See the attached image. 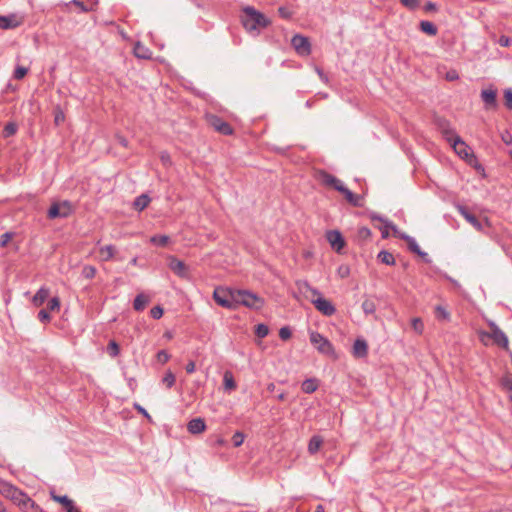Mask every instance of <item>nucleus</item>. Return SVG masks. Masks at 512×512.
<instances>
[{"label": "nucleus", "mask_w": 512, "mask_h": 512, "mask_svg": "<svg viewBox=\"0 0 512 512\" xmlns=\"http://www.w3.org/2000/svg\"><path fill=\"white\" fill-rule=\"evenodd\" d=\"M244 29L253 36H258L262 29L270 25V20L253 6H245L242 8L240 16Z\"/></svg>", "instance_id": "f257e3e1"}, {"label": "nucleus", "mask_w": 512, "mask_h": 512, "mask_svg": "<svg viewBox=\"0 0 512 512\" xmlns=\"http://www.w3.org/2000/svg\"><path fill=\"white\" fill-rule=\"evenodd\" d=\"M442 130L445 138L449 141L454 151L464 159L469 165L476 167L477 169H483L481 165H478L477 157L472 152L471 148L453 131L448 128V123L442 125Z\"/></svg>", "instance_id": "f03ea898"}, {"label": "nucleus", "mask_w": 512, "mask_h": 512, "mask_svg": "<svg viewBox=\"0 0 512 512\" xmlns=\"http://www.w3.org/2000/svg\"><path fill=\"white\" fill-rule=\"evenodd\" d=\"M298 287L303 293L311 294V303L315 306V308L321 312L324 316H332L336 312L335 306L327 299L321 296V293L316 289L310 286L307 281H303L298 284Z\"/></svg>", "instance_id": "7ed1b4c3"}, {"label": "nucleus", "mask_w": 512, "mask_h": 512, "mask_svg": "<svg viewBox=\"0 0 512 512\" xmlns=\"http://www.w3.org/2000/svg\"><path fill=\"white\" fill-rule=\"evenodd\" d=\"M243 305L251 309L259 310L264 305V300L258 295L247 290H235V308Z\"/></svg>", "instance_id": "20e7f679"}, {"label": "nucleus", "mask_w": 512, "mask_h": 512, "mask_svg": "<svg viewBox=\"0 0 512 512\" xmlns=\"http://www.w3.org/2000/svg\"><path fill=\"white\" fill-rule=\"evenodd\" d=\"M310 342L315 346V348L322 354L330 356L334 359L337 358L335 349L332 343L325 338L322 334L318 332L310 333Z\"/></svg>", "instance_id": "39448f33"}, {"label": "nucleus", "mask_w": 512, "mask_h": 512, "mask_svg": "<svg viewBox=\"0 0 512 512\" xmlns=\"http://www.w3.org/2000/svg\"><path fill=\"white\" fill-rule=\"evenodd\" d=\"M213 298L215 302L224 307L235 309V290L218 287L214 290Z\"/></svg>", "instance_id": "423d86ee"}, {"label": "nucleus", "mask_w": 512, "mask_h": 512, "mask_svg": "<svg viewBox=\"0 0 512 512\" xmlns=\"http://www.w3.org/2000/svg\"><path fill=\"white\" fill-rule=\"evenodd\" d=\"M488 326L490 328V332H483L482 335L491 338L496 345L508 350L509 340L507 335L493 321H489Z\"/></svg>", "instance_id": "0eeeda50"}, {"label": "nucleus", "mask_w": 512, "mask_h": 512, "mask_svg": "<svg viewBox=\"0 0 512 512\" xmlns=\"http://www.w3.org/2000/svg\"><path fill=\"white\" fill-rule=\"evenodd\" d=\"M72 205L69 201L53 203L47 213L49 219L66 218L72 213Z\"/></svg>", "instance_id": "6e6552de"}, {"label": "nucleus", "mask_w": 512, "mask_h": 512, "mask_svg": "<svg viewBox=\"0 0 512 512\" xmlns=\"http://www.w3.org/2000/svg\"><path fill=\"white\" fill-rule=\"evenodd\" d=\"M291 44L301 56H308L311 53V44L307 37L297 34L293 36Z\"/></svg>", "instance_id": "1a4fd4ad"}, {"label": "nucleus", "mask_w": 512, "mask_h": 512, "mask_svg": "<svg viewBox=\"0 0 512 512\" xmlns=\"http://www.w3.org/2000/svg\"><path fill=\"white\" fill-rule=\"evenodd\" d=\"M0 493L6 498L11 499L15 504H17L20 498H23V495L25 494L20 489L8 482L0 483Z\"/></svg>", "instance_id": "9d476101"}, {"label": "nucleus", "mask_w": 512, "mask_h": 512, "mask_svg": "<svg viewBox=\"0 0 512 512\" xmlns=\"http://www.w3.org/2000/svg\"><path fill=\"white\" fill-rule=\"evenodd\" d=\"M480 96L486 110H494L498 107L497 90L493 87L483 89Z\"/></svg>", "instance_id": "9b49d317"}, {"label": "nucleus", "mask_w": 512, "mask_h": 512, "mask_svg": "<svg viewBox=\"0 0 512 512\" xmlns=\"http://www.w3.org/2000/svg\"><path fill=\"white\" fill-rule=\"evenodd\" d=\"M326 239L333 250L340 253L345 246V240L338 230H330L326 233Z\"/></svg>", "instance_id": "f8f14e48"}, {"label": "nucleus", "mask_w": 512, "mask_h": 512, "mask_svg": "<svg viewBox=\"0 0 512 512\" xmlns=\"http://www.w3.org/2000/svg\"><path fill=\"white\" fill-rule=\"evenodd\" d=\"M169 268L179 277L187 279L189 277V269L187 265L176 257L169 258Z\"/></svg>", "instance_id": "ddd939ff"}, {"label": "nucleus", "mask_w": 512, "mask_h": 512, "mask_svg": "<svg viewBox=\"0 0 512 512\" xmlns=\"http://www.w3.org/2000/svg\"><path fill=\"white\" fill-rule=\"evenodd\" d=\"M209 123L217 132L223 135H231L233 133V129L230 124L218 116H211L209 118Z\"/></svg>", "instance_id": "4468645a"}, {"label": "nucleus", "mask_w": 512, "mask_h": 512, "mask_svg": "<svg viewBox=\"0 0 512 512\" xmlns=\"http://www.w3.org/2000/svg\"><path fill=\"white\" fill-rule=\"evenodd\" d=\"M337 191L342 193L346 199V201L354 207H362L363 206V197L357 194H354L350 191L344 184L343 186L337 187Z\"/></svg>", "instance_id": "2eb2a0df"}, {"label": "nucleus", "mask_w": 512, "mask_h": 512, "mask_svg": "<svg viewBox=\"0 0 512 512\" xmlns=\"http://www.w3.org/2000/svg\"><path fill=\"white\" fill-rule=\"evenodd\" d=\"M317 178L323 185L333 187L335 190H337V187L343 186V182L341 180L325 170H320L317 174Z\"/></svg>", "instance_id": "dca6fc26"}, {"label": "nucleus", "mask_w": 512, "mask_h": 512, "mask_svg": "<svg viewBox=\"0 0 512 512\" xmlns=\"http://www.w3.org/2000/svg\"><path fill=\"white\" fill-rule=\"evenodd\" d=\"M457 211L461 216L465 218L467 222H469L476 230L482 231L483 226L481 222L477 219L475 215L469 212V210L463 205L456 206Z\"/></svg>", "instance_id": "f3484780"}, {"label": "nucleus", "mask_w": 512, "mask_h": 512, "mask_svg": "<svg viewBox=\"0 0 512 512\" xmlns=\"http://www.w3.org/2000/svg\"><path fill=\"white\" fill-rule=\"evenodd\" d=\"M17 505L25 512H43V510L27 494L23 495Z\"/></svg>", "instance_id": "a211bd4d"}, {"label": "nucleus", "mask_w": 512, "mask_h": 512, "mask_svg": "<svg viewBox=\"0 0 512 512\" xmlns=\"http://www.w3.org/2000/svg\"><path fill=\"white\" fill-rule=\"evenodd\" d=\"M368 354V344L367 342L362 339L358 338L355 340L353 345V355L356 358H364Z\"/></svg>", "instance_id": "6ab92c4d"}, {"label": "nucleus", "mask_w": 512, "mask_h": 512, "mask_svg": "<svg viewBox=\"0 0 512 512\" xmlns=\"http://www.w3.org/2000/svg\"><path fill=\"white\" fill-rule=\"evenodd\" d=\"M205 429H206L205 421L203 418H200V417L190 420L187 424V430L191 434L202 433L203 431H205Z\"/></svg>", "instance_id": "aec40b11"}, {"label": "nucleus", "mask_w": 512, "mask_h": 512, "mask_svg": "<svg viewBox=\"0 0 512 512\" xmlns=\"http://www.w3.org/2000/svg\"><path fill=\"white\" fill-rule=\"evenodd\" d=\"M134 55L139 59H150L152 52L141 42H136L133 48Z\"/></svg>", "instance_id": "412c9836"}, {"label": "nucleus", "mask_w": 512, "mask_h": 512, "mask_svg": "<svg viewBox=\"0 0 512 512\" xmlns=\"http://www.w3.org/2000/svg\"><path fill=\"white\" fill-rule=\"evenodd\" d=\"M371 218L373 220H379L381 222L384 223V227L383 228H380L381 230V236L383 239H386L389 237V229H392L394 231V234L397 233V228L395 225L392 224V222L382 218L381 216H378V215H372Z\"/></svg>", "instance_id": "4be33fe9"}, {"label": "nucleus", "mask_w": 512, "mask_h": 512, "mask_svg": "<svg viewBox=\"0 0 512 512\" xmlns=\"http://www.w3.org/2000/svg\"><path fill=\"white\" fill-rule=\"evenodd\" d=\"M20 22L14 15L10 16H0V28L1 29H11L19 26Z\"/></svg>", "instance_id": "5701e85b"}, {"label": "nucleus", "mask_w": 512, "mask_h": 512, "mask_svg": "<svg viewBox=\"0 0 512 512\" xmlns=\"http://www.w3.org/2000/svg\"><path fill=\"white\" fill-rule=\"evenodd\" d=\"M49 296V289L41 287L36 294L33 296L32 302L36 307L43 305Z\"/></svg>", "instance_id": "b1692460"}, {"label": "nucleus", "mask_w": 512, "mask_h": 512, "mask_svg": "<svg viewBox=\"0 0 512 512\" xmlns=\"http://www.w3.org/2000/svg\"><path fill=\"white\" fill-rule=\"evenodd\" d=\"M54 501L62 504L66 508V512H80L79 509L74 506L73 501L66 495L54 497Z\"/></svg>", "instance_id": "393cba45"}, {"label": "nucleus", "mask_w": 512, "mask_h": 512, "mask_svg": "<svg viewBox=\"0 0 512 512\" xmlns=\"http://www.w3.org/2000/svg\"><path fill=\"white\" fill-rule=\"evenodd\" d=\"M323 444V438L319 435H314L311 437L308 443V452L310 454H316Z\"/></svg>", "instance_id": "a878e982"}, {"label": "nucleus", "mask_w": 512, "mask_h": 512, "mask_svg": "<svg viewBox=\"0 0 512 512\" xmlns=\"http://www.w3.org/2000/svg\"><path fill=\"white\" fill-rule=\"evenodd\" d=\"M149 301H150V298L147 295L140 293L135 297V299L133 301V308L136 311H142L145 309V307L149 303Z\"/></svg>", "instance_id": "bb28decb"}, {"label": "nucleus", "mask_w": 512, "mask_h": 512, "mask_svg": "<svg viewBox=\"0 0 512 512\" xmlns=\"http://www.w3.org/2000/svg\"><path fill=\"white\" fill-rule=\"evenodd\" d=\"M371 230L368 227H360L357 230L356 241L360 244H364L371 238Z\"/></svg>", "instance_id": "cd10ccee"}, {"label": "nucleus", "mask_w": 512, "mask_h": 512, "mask_svg": "<svg viewBox=\"0 0 512 512\" xmlns=\"http://www.w3.org/2000/svg\"><path fill=\"white\" fill-rule=\"evenodd\" d=\"M116 248L113 245H106L99 249L100 256L103 261H109L115 255Z\"/></svg>", "instance_id": "c85d7f7f"}, {"label": "nucleus", "mask_w": 512, "mask_h": 512, "mask_svg": "<svg viewBox=\"0 0 512 512\" xmlns=\"http://www.w3.org/2000/svg\"><path fill=\"white\" fill-rule=\"evenodd\" d=\"M317 388H318V383H317V380L314 378L304 380L301 385L302 391L307 394H311V393L315 392L317 390Z\"/></svg>", "instance_id": "c756f323"}, {"label": "nucleus", "mask_w": 512, "mask_h": 512, "mask_svg": "<svg viewBox=\"0 0 512 512\" xmlns=\"http://www.w3.org/2000/svg\"><path fill=\"white\" fill-rule=\"evenodd\" d=\"M420 29L422 32H424L430 36H435L438 31L436 25L430 21H421Z\"/></svg>", "instance_id": "7c9ffc66"}, {"label": "nucleus", "mask_w": 512, "mask_h": 512, "mask_svg": "<svg viewBox=\"0 0 512 512\" xmlns=\"http://www.w3.org/2000/svg\"><path fill=\"white\" fill-rule=\"evenodd\" d=\"M150 202V198L148 195L142 194L138 196L134 201V208L138 211H142L145 209Z\"/></svg>", "instance_id": "2f4dec72"}, {"label": "nucleus", "mask_w": 512, "mask_h": 512, "mask_svg": "<svg viewBox=\"0 0 512 512\" xmlns=\"http://www.w3.org/2000/svg\"><path fill=\"white\" fill-rule=\"evenodd\" d=\"M378 260L386 265H394L395 264V258L393 254L386 250H382L379 252L377 256Z\"/></svg>", "instance_id": "473e14b6"}, {"label": "nucleus", "mask_w": 512, "mask_h": 512, "mask_svg": "<svg viewBox=\"0 0 512 512\" xmlns=\"http://www.w3.org/2000/svg\"><path fill=\"white\" fill-rule=\"evenodd\" d=\"M435 316L438 320H442V321L450 320V313L446 310L445 307H443L441 305H437L435 307Z\"/></svg>", "instance_id": "72a5a7b5"}, {"label": "nucleus", "mask_w": 512, "mask_h": 512, "mask_svg": "<svg viewBox=\"0 0 512 512\" xmlns=\"http://www.w3.org/2000/svg\"><path fill=\"white\" fill-rule=\"evenodd\" d=\"M223 380L225 389L234 390L236 388V382L231 372H225Z\"/></svg>", "instance_id": "f704fd0d"}, {"label": "nucleus", "mask_w": 512, "mask_h": 512, "mask_svg": "<svg viewBox=\"0 0 512 512\" xmlns=\"http://www.w3.org/2000/svg\"><path fill=\"white\" fill-rule=\"evenodd\" d=\"M362 309L365 314H373L376 311V304L371 299H365L362 303Z\"/></svg>", "instance_id": "c9c22d12"}, {"label": "nucleus", "mask_w": 512, "mask_h": 512, "mask_svg": "<svg viewBox=\"0 0 512 512\" xmlns=\"http://www.w3.org/2000/svg\"><path fill=\"white\" fill-rule=\"evenodd\" d=\"M169 241V237L166 235H154L150 238V242L157 246H165Z\"/></svg>", "instance_id": "e433bc0d"}, {"label": "nucleus", "mask_w": 512, "mask_h": 512, "mask_svg": "<svg viewBox=\"0 0 512 512\" xmlns=\"http://www.w3.org/2000/svg\"><path fill=\"white\" fill-rule=\"evenodd\" d=\"M107 353L111 356V357H116L119 355L120 353V347L119 345L117 344L116 341L114 340H111L109 343H108V346H107Z\"/></svg>", "instance_id": "4c0bfd02"}, {"label": "nucleus", "mask_w": 512, "mask_h": 512, "mask_svg": "<svg viewBox=\"0 0 512 512\" xmlns=\"http://www.w3.org/2000/svg\"><path fill=\"white\" fill-rule=\"evenodd\" d=\"M17 132V125L13 122H9L3 129V137L8 138L13 136Z\"/></svg>", "instance_id": "58836bf2"}, {"label": "nucleus", "mask_w": 512, "mask_h": 512, "mask_svg": "<svg viewBox=\"0 0 512 512\" xmlns=\"http://www.w3.org/2000/svg\"><path fill=\"white\" fill-rule=\"evenodd\" d=\"M96 268L92 265H85L82 269V276L86 279H92L96 275Z\"/></svg>", "instance_id": "ea45409f"}, {"label": "nucleus", "mask_w": 512, "mask_h": 512, "mask_svg": "<svg viewBox=\"0 0 512 512\" xmlns=\"http://www.w3.org/2000/svg\"><path fill=\"white\" fill-rule=\"evenodd\" d=\"M405 241L408 245V249L411 252L418 254L421 251L419 245L417 244V242L415 241V239L413 237H405Z\"/></svg>", "instance_id": "a19ab883"}, {"label": "nucleus", "mask_w": 512, "mask_h": 512, "mask_svg": "<svg viewBox=\"0 0 512 512\" xmlns=\"http://www.w3.org/2000/svg\"><path fill=\"white\" fill-rule=\"evenodd\" d=\"M175 381V375L171 371H168L162 379V382L167 388H171L175 384Z\"/></svg>", "instance_id": "79ce46f5"}, {"label": "nucleus", "mask_w": 512, "mask_h": 512, "mask_svg": "<svg viewBox=\"0 0 512 512\" xmlns=\"http://www.w3.org/2000/svg\"><path fill=\"white\" fill-rule=\"evenodd\" d=\"M269 333V328L267 325L265 324H258L255 328V334L257 335V337L259 338H264L268 335Z\"/></svg>", "instance_id": "37998d69"}, {"label": "nucleus", "mask_w": 512, "mask_h": 512, "mask_svg": "<svg viewBox=\"0 0 512 512\" xmlns=\"http://www.w3.org/2000/svg\"><path fill=\"white\" fill-rule=\"evenodd\" d=\"M27 73L28 69L26 67L17 66L14 70L13 77L16 80H21L26 76Z\"/></svg>", "instance_id": "c03bdc74"}, {"label": "nucleus", "mask_w": 512, "mask_h": 512, "mask_svg": "<svg viewBox=\"0 0 512 512\" xmlns=\"http://www.w3.org/2000/svg\"><path fill=\"white\" fill-rule=\"evenodd\" d=\"M400 3L410 9V10H416L420 5V0H399Z\"/></svg>", "instance_id": "a18cd8bd"}, {"label": "nucleus", "mask_w": 512, "mask_h": 512, "mask_svg": "<svg viewBox=\"0 0 512 512\" xmlns=\"http://www.w3.org/2000/svg\"><path fill=\"white\" fill-rule=\"evenodd\" d=\"M13 232H6L0 236V248L5 247L14 237Z\"/></svg>", "instance_id": "49530a36"}, {"label": "nucleus", "mask_w": 512, "mask_h": 512, "mask_svg": "<svg viewBox=\"0 0 512 512\" xmlns=\"http://www.w3.org/2000/svg\"><path fill=\"white\" fill-rule=\"evenodd\" d=\"M244 438H245V436L242 432H240V431L235 432L232 437L233 445L235 447L241 446L244 442Z\"/></svg>", "instance_id": "de8ad7c7"}, {"label": "nucleus", "mask_w": 512, "mask_h": 512, "mask_svg": "<svg viewBox=\"0 0 512 512\" xmlns=\"http://www.w3.org/2000/svg\"><path fill=\"white\" fill-rule=\"evenodd\" d=\"M412 328L418 333L421 334L424 329V324L420 318L412 319Z\"/></svg>", "instance_id": "09e8293b"}, {"label": "nucleus", "mask_w": 512, "mask_h": 512, "mask_svg": "<svg viewBox=\"0 0 512 512\" xmlns=\"http://www.w3.org/2000/svg\"><path fill=\"white\" fill-rule=\"evenodd\" d=\"M505 106L512 110V89L508 88L504 91Z\"/></svg>", "instance_id": "8fccbe9b"}, {"label": "nucleus", "mask_w": 512, "mask_h": 512, "mask_svg": "<svg viewBox=\"0 0 512 512\" xmlns=\"http://www.w3.org/2000/svg\"><path fill=\"white\" fill-rule=\"evenodd\" d=\"M150 315L153 319H160L163 316V308L155 306L150 310Z\"/></svg>", "instance_id": "3c124183"}, {"label": "nucleus", "mask_w": 512, "mask_h": 512, "mask_svg": "<svg viewBox=\"0 0 512 512\" xmlns=\"http://www.w3.org/2000/svg\"><path fill=\"white\" fill-rule=\"evenodd\" d=\"M292 335V332L290 330L289 327L285 326V327H282L280 330H279V337L282 339V340H288L290 339Z\"/></svg>", "instance_id": "603ef678"}, {"label": "nucleus", "mask_w": 512, "mask_h": 512, "mask_svg": "<svg viewBox=\"0 0 512 512\" xmlns=\"http://www.w3.org/2000/svg\"><path fill=\"white\" fill-rule=\"evenodd\" d=\"M156 357H157L158 362L163 363V364L166 363L170 359V355L165 350H160L157 353Z\"/></svg>", "instance_id": "864d4df0"}, {"label": "nucleus", "mask_w": 512, "mask_h": 512, "mask_svg": "<svg viewBox=\"0 0 512 512\" xmlns=\"http://www.w3.org/2000/svg\"><path fill=\"white\" fill-rule=\"evenodd\" d=\"M48 308L51 311L59 310V308H60V300H59V298L58 297H53L52 299H50V301L48 302Z\"/></svg>", "instance_id": "5fc2aeb1"}, {"label": "nucleus", "mask_w": 512, "mask_h": 512, "mask_svg": "<svg viewBox=\"0 0 512 512\" xmlns=\"http://www.w3.org/2000/svg\"><path fill=\"white\" fill-rule=\"evenodd\" d=\"M38 319L43 322V323H46V322H49L50 319H51V316L50 314L47 312V310L45 309H42L39 311L38 313Z\"/></svg>", "instance_id": "6e6d98bb"}, {"label": "nucleus", "mask_w": 512, "mask_h": 512, "mask_svg": "<svg viewBox=\"0 0 512 512\" xmlns=\"http://www.w3.org/2000/svg\"><path fill=\"white\" fill-rule=\"evenodd\" d=\"M338 275L341 277V278H346L350 275V268L349 266L347 265H341L339 268H338Z\"/></svg>", "instance_id": "4d7b16f0"}, {"label": "nucleus", "mask_w": 512, "mask_h": 512, "mask_svg": "<svg viewBox=\"0 0 512 512\" xmlns=\"http://www.w3.org/2000/svg\"><path fill=\"white\" fill-rule=\"evenodd\" d=\"M501 385L504 389L512 392V378L510 377H503L501 380Z\"/></svg>", "instance_id": "13d9d810"}, {"label": "nucleus", "mask_w": 512, "mask_h": 512, "mask_svg": "<svg viewBox=\"0 0 512 512\" xmlns=\"http://www.w3.org/2000/svg\"><path fill=\"white\" fill-rule=\"evenodd\" d=\"M498 43L502 47H509L511 45V39L508 36L501 35Z\"/></svg>", "instance_id": "bf43d9fd"}, {"label": "nucleus", "mask_w": 512, "mask_h": 512, "mask_svg": "<svg viewBox=\"0 0 512 512\" xmlns=\"http://www.w3.org/2000/svg\"><path fill=\"white\" fill-rule=\"evenodd\" d=\"M459 78V75L456 70H450L446 73V79L448 81H454Z\"/></svg>", "instance_id": "052dcab7"}, {"label": "nucleus", "mask_w": 512, "mask_h": 512, "mask_svg": "<svg viewBox=\"0 0 512 512\" xmlns=\"http://www.w3.org/2000/svg\"><path fill=\"white\" fill-rule=\"evenodd\" d=\"M278 13L282 18H285V19L291 18V12L288 11L285 7H279Z\"/></svg>", "instance_id": "680f3d73"}, {"label": "nucleus", "mask_w": 512, "mask_h": 512, "mask_svg": "<svg viewBox=\"0 0 512 512\" xmlns=\"http://www.w3.org/2000/svg\"><path fill=\"white\" fill-rule=\"evenodd\" d=\"M65 119V116H64V113L61 111V110H58L56 113H55V118H54V121L57 125H59L61 122H63Z\"/></svg>", "instance_id": "e2e57ef3"}, {"label": "nucleus", "mask_w": 512, "mask_h": 512, "mask_svg": "<svg viewBox=\"0 0 512 512\" xmlns=\"http://www.w3.org/2000/svg\"><path fill=\"white\" fill-rule=\"evenodd\" d=\"M424 10L426 12H435L437 11V5L434 2H427L424 6Z\"/></svg>", "instance_id": "0e129e2a"}, {"label": "nucleus", "mask_w": 512, "mask_h": 512, "mask_svg": "<svg viewBox=\"0 0 512 512\" xmlns=\"http://www.w3.org/2000/svg\"><path fill=\"white\" fill-rule=\"evenodd\" d=\"M195 362L194 361H189L187 364H186V367H185V370L188 374H191L195 371Z\"/></svg>", "instance_id": "69168bd1"}, {"label": "nucleus", "mask_w": 512, "mask_h": 512, "mask_svg": "<svg viewBox=\"0 0 512 512\" xmlns=\"http://www.w3.org/2000/svg\"><path fill=\"white\" fill-rule=\"evenodd\" d=\"M134 407L135 409L141 413L143 416H145L146 418L150 419V415L148 414V412L139 404H134Z\"/></svg>", "instance_id": "338daca9"}, {"label": "nucleus", "mask_w": 512, "mask_h": 512, "mask_svg": "<svg viewBox=\"0 0 512 512\" xmlns=\"http://www.w3.org/2000/svg\"><path fill=\"white\" fill-rule=\"evenodd\" d=\"M72 3L76 6H78L82 11H87L86 7L84 6L83 2L80 0H73Z\"/></svg>", "instance_id": "774afa93"}]
</instances>
